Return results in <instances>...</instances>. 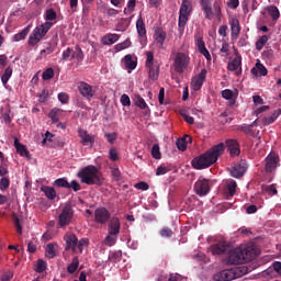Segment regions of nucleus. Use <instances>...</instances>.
Returning a JSON list of instances; mask_svg holds the SVG:
<instances>
[{
    "label": "nucleus",
    "instance_id": "nucleus-15",
    "mask_svg": "<svg viewBox=\"0 0 281 281\" xmlns=\"http://www.w3.org/2000/svg\"><path fill=\"white\" fill-rule=\"evenodd\" d=\"M248 169V165L245 160H241L240 162L236 164L232 170H231V175L234 178H240L245 175V172Z\"/></svg>",
    "mask_w": 281,
    "mask_h": 281
},
{
    "label": "nucleus",
    "instance_id": "nucleus-21",
    "mask_svg": "<svg viewBox=\"0 0 281 281\" xmlns=\"http://www.w3.org/2000/svg\"><path fill=\"white\" fill-rule=\"evenodd\" d=\"M232 38L237 40L240 34V24L237 18H233L231 21Z\"/></svg>",
    "mask_w": 281,
    "mask_h": 281
},
{
    "label": "nucleus",
    "instance_id": "nucleus-27",
    "mask_svg": "<svg viewBox=\"0 0 281 281\" xmlns=\"http://www.w3.org/2000/svg\"><path fill=\"white\" fill-rule=\"evenodd\" d=\"M124 66L126 69L135 70L137 67V61L133 59L131 54L124 56Z\"/></svg>",
    "mask_w": 281,
    "mask_h": 281
},
{
    "label": "nucleus",
    "instance_id": "nucleus-59",
    "mask_svg": "<svg viewBox=\"0 0 281 281\" xmlns=\"http://www.w3.org/2000/svg\"><path fill=\"white\" fill-rule=\"evenodd\" d=\"M58 100L61 102V104H68L69 94H67V92H59Z\"/></svg>",
    "mask_w": 281,
    "mask_h": 281
},
{
    "label": "nucleus",
    "instance_id": "nucleus-39",
    "mask_svg": "<svg viewBox=\"0 0 281 281\" xmlns=\"http://www.w3.org/2000/svg\"><path fill=\"white\" fill-rule=\"evenodd\" d=\"M85 58L83 50L80 46H76V50L71 54V59H77L78 61H82Z\"/></svg>",
    "mask_w": 281,
    "mask_h": 281
},
{
    "label": "nucleus",
    "instance_id": "nucleus-5",
    "mask_svg": "<svg viewBox=\"0 0 281 281\" xmlns=\"http://www.w3.org/2000/svg\"><path fill=\"white\" fill-rule=\"evenodd\" d=\"M145 67L148 70V79L153 82L158 81L161 64L159 60H155V55L153 52H146Z\"/></svg>",
    "mask_w": 281,
    "mask_h": 281
},
{
    "label": "nucleus",
    "instance_id": "nucleus-29",
    "mask_svg": "<svg viewBox=\"0 0 281 281\" xmlns=\"http://www.w3.org/2000/svg\"><path fill=\"white\" fill-rule=\"evenodd\" d=\"M120 40V36L117 34H108L105 36H103V45H108V46H111V45H114L116 42H119Z\"/></svg>",
    "mask_w": 281,
    "mask_h": 281
},
{
    "label": "nucleus",
    "instance_id": "nucleus-40",
    "mask_svg": "<svg viewBox=\"0 0 281 281\" xmlns=\"http://www.w3.org/2000/svg\"><path fill=\"white\" fill-rule=\"evenodd\" d=\"M78 267H79V259L78 257H74L71 263L68 265L67 271L70 274H74L77 271Z\"/></svg>",
    "mask_w": 281,
    "mask_h": 281
},
{
    "label": "nucleus",
    "instance_id": "nucleus-60",
    "mask_svg": "<svg viewBox=\"0 0 281 281\" xmlns=\"http://www.w3.org/2000/svg\"><path fill=\"white\" fill-rule=\"evenodd\" d=\"M112 178L114 181H121V171L117 167H112Z\"/></svg>",
    "mask_w": 281,
    "mask_h": 281
},
{
    "label": "nucleus",
    "instance_id": "nucleus-36",
    "mask_svg": "<svg viewBox=\"0 0 281 281\" xmlns=\"http://www.w3.org/2000/svg\"><path fill=\"white\" fill-rule=\"evenodd\" d=\"M131 46H132L131 40L126 38L122 43H119V44L114 45V49H115V52H122L124 49L130 48Z\"/></svg>",
    "mask_w": 281,
    "mask_h": 281
},
{
    "label": "nucleus",
    "instance_id": "nucleus-10",
    "mask_svg": "<svg viewBox=\"0 0 281 281\" xmlns=\"http://www.w3.org/2000/svg\"><path fill=\"white\" fill-rule=\"evenodd\" d=\"M94 221L99 225H106L111 221V212L106 207H97L94 211Z\"/></svg>",
    "mask_w": 281,
    "mask_h": 281
},
{
    "label": "nucleus",
    "instance_id": "nucleus-2",
    "mask_svg": "<svg viewBox=\"0 0 281 281\" xmlns=\"http://www.w3.org/2000/svg\"><path fill=\"white\" fill-rule=\"evenodd\" d=\"M56 19H57V13L54 11V9H48L45 13V20L47 22L42 23L41 25L36 26L33 30L32 34L29 37V45L30 46L37 45L54 25L53 22H48V21H56Z\"/></svg>",
    "mask_w": 281,
    "mask_h": 281
},
{
    "label": "nucleus",
    "instance_id": "nucleus-49",
    "mask_svg": "<svg viewBox=\"0 0 281 281\" xmlns=\"http://www.w3.org/2000/svg\"><path fill=\"white\" fill-rule=\"evenodd\" d=\"M10 186H11V181H10L9 178L2 177V178L0 179V190H1L2 192H4V190H9Z\"/></svg>",
    "mask_w": 281,
    "mask_h": 281
},
{
    "label": "nucleus",
    "instance_id": "nucleus-24",
    "mask_svg": "<svg viewBox=\"0 0 281 281\" xmlns=\"http://www.w3.org/2000/svg\"><path fill=\"white\" fill-rule=\"evenodd\" d=\"M237 183L235 180H228L226 182L225 194L227 198H233L236 194Z\"/></svg>",
    "mask_w": 281,
    "mask_h": 281
},
{
    "label": "nucleus",
    "instance_id": "nucleus-17",
    "mask_svg": "<svg viewBox=\"0 0 281 281\" xmlns=\"http://www.w3.org/2000/svg\"><path fill=\"white\" fill-rule=\"evenodd\" d=\"M78 134L81 138V144L83 146H88V145L92 146L94 144L95 137L93 135H90L87 131L79 130Z\"/></svg>",
    "mask_w": 281,
    "mask_h": 281
},
{
    "label": "nucleus",
    "instance_id": "nucleus-18",
    "mask_svg": "<svg viewBox=\"0 0 281 281\" xmlns=\"http://www.w3.org/2000/svg\"><path fill=\"white\" fill-rule=\"evenodd\" d=\"M231 246L226 244L225 241H221L216 245L212 246V254L213 255H224L229 252Z\"/></svg>",
    "mask_w": 281,
    "mask_h": 281
},
{
    "label": "nucleus",
    "instance_id": "nucleus-37",
    "mask_svg": "<svg viewBox=\"0 0 281 281\" xmlns=\"http://www.w3.org/2000/svg\"><path fill=\"white\" fill-rule=\"evenodd\" d=\"M135 105L137 106V108H139V109H142V110H145L146 109V111L148 112V113H150V110H149V108H148V105H147V103H146V101H145V99L143 98V97H136V99H135Z\"/></svg>",
    "mask_w": 281,
    "mask_h": 281
},
{
    "label": "nucleus",
    "instance_id": "nucleus-46",
    "mask_svg": "<svg viewBox=\"0 0 281 281\" xmlns=\"http://www.w3.org/2000/svg\"><path fill=\"white\" fill-rule=\"evenodd\" d=\"M160 146L158 144H154L151 147V157L155 159H161Z\"/></svg>",
    "mask_w": 281,
    "mask_h": 281
},
{
    "label": "nucleus",
    "instance_id": "nucleus-51",
    "mask_svg": "<svg viewBox=\"0 0 281 281\" xmlns=\"http://www.w3.org/2000/svg\"><path fill=\"white\" fill-rule=\"evenodd\" d=\"M54 186H57V188H69V182L66 178H59L55 180Z\"/></svg>",
    "mask_w": 281,
    "mask_h": 281
},
{
    "label": "nucleus",
    "instance_id": "nucleus-54",
    "mask_svg": "<svg viewBox=\"0 0 281 281\" xmlns=\"http://www.w3.org/2000/svg\"><path fill=\"white\" fill-rule=\"evenodd\" d=\"M136 7V0H128L126 8L124 9V14L134 12Z\"/></svg>",
    "mask_w": 281,
    "mask_h": 281
},
{
    "label": "nucleus",
    "instance_id": "nucleus-4",
    "mask_svg": "<svg viewBox=\"0 0 281 281\" xmlns=\"http://www.w3.org/2000/svg\"><path fill=\"white\" fill-rule=\"evenodd\" d=\"M81 182L86 186H102L104 178L102 172L95 166H87L78 173Z\"/></svg>",
    "mask_w": 281,
    "mask_h": 281
},
{
    "label": "nucleus",
    "instance_id": "nucleus-44",
    "mask_svg": "<svg viewBox=\"0 0 281 281\" xmlns=\"http://www.w3.org/2000/svg\"><path fill=\"white\" fill-rule=\"evenodd\" d=\"M12 221L15 226L16 233L19 235H23V226H21V221L19 220V216L16 214H13Z\"/></svg>",
    "mask_w": 281,
    "mask_h": 281
},
{
    "label": "nucleus",
    "instance_id": "nucleus-25",
    "mask_svg": "<svg viewBox=\"0 0 281 281\" xmlns=\"http://www.w3.org/2000/svg\"><path fill=\"white\" fill-rule=\"evenodd\" d=\"M196 46L199 48L200 54L203 55L207 61H211L212 58L210 52L206 49L205 43L203 42L202 38H198Z\"/></svg>",
    "mask_w": 281,
    "mask_h": 281
},
{
    "label": "nucleus",
    "instance_id": "nucleus-41",
    "mask_svg": "<svg viewBox=\"0 0 281 281\" xmlns=\"http://www.w3.org/2000/svg\"><path fill=\"white\" fill-rule=\"evenodd\" d=\"M45 255L48 259H53L56 257V251L53 243L47 244Z\"/></svg>",
    "mask_w": 281,
    "mask_h": 281
},
{
    "label": "nucleus",
    "instance_id": "nucleus-32",
    "mask_svg": "<svg viewBox=\"0 0 281 281\" xmlns=\"http://www.w3.org/2000/svg\"><path fill=\"white\" fill-rule=\"evenodd\" d=\"M29 34H30V26H26L24 30H22L20 33L13 36V42L19 43L21 41H25Z\"/></svg>",
    "mask_w": 281,
    "mask_h": 281
},
{
    "label": "nucleus",
    "instance_id": "nucleus-55",
    "mask_svg": "<svg viewBox=\"0 0 281 281\" xmlns=\"http://www.w3.org/2000/svg\"><path fill=\"white\" fill-rule=\"evenodd\" d=\"M202 11L205 14V19H207L209 21H212V19H214V11L212 10L211 5L202 9Z\"/></svg>",
    "mask_w": 281,
    "mask_h": 281
},
{
    "label": "nucleus",
    "instance_id": "nucleus-50",
    "mask_svg": "<svg viewBox=\"0 0 281 281\" xmlns=\"http://www.w3.org/2000/svg\"><path fill=\"white\" fill-rule=\"evenodd\" d=\"M54 76H55V72L52 67L44 70V72L42 75L44 81H48V80L53 79Z\"/></svg>",
    "mask_w": 281,
    "mask_h": 281
},
{
    "label": "nucleus",
    "instance_id": "nucleus-13",
    "mask_svg": "<svg viewBox=\"0 0 281 281\" xmlns=\"http://www.w3.org/2000/svg\"><path fill=\"white\" fill-rule=\"evenodd\" d=\"M78 89L83 98L87 100H92V98L95 95V89L93 86L89 85L86 81H80L78 83Z\"/></svg>",
    "mask_w": 281,
    "mask_h": 281
},
{
    "label": "nucleus",
    "instance_id": "nucleus-62",
    "mask_svg": "<svg viewBox=\"0 0 281 281\" xmlns=\"http://www.w3.org/2000/svg\"><path fill=\"white\" fill-rule=\"evenodd\" d=\"M170 171V168L168 167H165V166H159L157 169H156V176H164L166 175L167 172Z\"/></svg>",
    "mask_w": 281,
    "mask_h": 281
},
{
    "label": "nucleus",
    "instance_id": "nucleus-14",
    "mask_svg": "<svg viewBox=\"0 0 281 281\" xmlns=\"http://www.w3.org/2000/svg\"><path fill=\"white\" fill-rule=\"evenodd\" d=\"M207 70L203 68L199 75L192 78L191 88L194 91H199L206 79Z\"/></svg>",
    "mask_w": 281,
    "mask_h": 281
},
{
    "label": "nucleus",
    "instance_id": "nucleus-22",
    "mask_svg": "<svg viewBox=\"0 0 281 281\" xmlns=\"http://www.w3.org/2000/svg\"><path fill=\"white\" fill-rule=\"evenodd\" d=\"M278 167V158L269 155L266 157V172H272Z\"/></svg>",
    "mask_w": 281,
    "mask_h": 281
},
{
    "label": "nucleus",
    "instance_id": "nucleus-7",
    "mask_svg": "<svg viewBox=\"0 0 281 281\" xmlns=\"http://www.w3.org/2000/svg\"><path fill=\"white\" fill-rule=\"evenodd\" d=\"M74 214H75V211L72 209V205L70 203H67L58 216V226L60 228H64L70 225L71 220L74 218Z\"/></svg>",
    "mask_w": 281,
    "mask_h": 281
},
{
    "label": "nucleus",
    "instance_id": "nucleus-35",
    "mask_svg": "<svg viewBox=\"0 0 281 281\" xmlns=\"http://www.w3.org/2000/svg\"><path fill=\"white\" fill-rule=\"evenodd\" d=\"M117 235L108 233V236H105V239H103V243H105V246L113 247L116 244Z\"/></svg>",
    "mask_w": 281,
    "mask_h": 281
},
{
    "label": "nucleus",
    "instance_id": "nucleus-53",
    "mask_svg": "<svg viewBox=\"0 0 281 281\" xmlns=\"http://www.w3.org/2000/svg\"><path fill=\"white\" fill-rule=\"evenodd\" d=\"M11 113H12L11 110H7L5 112L2 113L1 120H2L5 124H11V123H12Z\"/></svg>",
    "mask_w": 281,
    "mask_h": 281
},
{
    "label": "nucleus",
    "instance_id": "nucleus-42",
    "mask_svg": "<svg viewBox=\"0 0 281 281\" xmlns=\"http://www.w3.org/2000/svg\"><path fill=\"white\" fill-rule=\"evenodd\" d=\"M109 259L111 262L116 263L122 259V250H114L110 252Z\"/></svg>",
    "mask_w": 281,
    "mask_h": 281
},
{
    "label": "nucleus",
    "instance_id": "nucleus-11",
    "mask_svg": "<svg viewBox=\"0 0 281 281\" xmlns=\"http://www.w3.org/2000/svg\"><path fill=\"white\" fill-rule=\"evenodd\" d=\"M136 31L139 37L140 45L145 47L147 45V30L142 15H139L136 20Z\"/></svg>",
    "mask_w": 281,
    "mask_h": 281
},
{
    "label": "nucleus",
    "instance_id": "nucleus-61",
    "mask_svg": "<svg viewBox=\"0 0 281 281\" xmlns=\"http://www.w3.org/2000/svg\"><path fill=\"white\" fill-rule=\"evenodd\" d=\"M68 190H74L75 192H79L81 190V186L78 181L72 180L71 183H69V187H67Z\"/></svg>",
    "mask_w": 281,
    "mask_h": 281
},
{
    "label": "nucleus",
    "instance_id": "nucleus-33",
    "mask_svg": "<svg viewBox=\"0 0 281 281\" xmlns=\"http://www.w3.org/2000/svg\"><path fill=\"white\" fill-rule=\"evenodd\" d=\"M280 114H281V110L274 111V113H272L271 116H268L262 120L263 125L265 126L271 125L272 123L276 122V120L279 117Z\"/></svg>",
    "mask_w": 281,
    "mask_h": 281
},
{
    "label": "nucleus",
    "instance_id": "nucleus-56",
    "mask_svg": "<svg viewBox=\"0 0 281 281\" xmlns=\"http://www.w3.org/2000/svg\"><path fill=\"white\" fill-rule=\"evenodd\" d=\"M239 130L245 132L246 134L252 136V137L256 136V134H255V132L252 130V126H250V125H241V126H239Z\"/></svg>",
    "mask_w": 281,
    "mask_h": 281
},
{
    "label": "nucleus",
    "instance_id": "nucleus-64",
    "mask_svg": "<svg viewBox=\"0 0 281 281\" xmlns=\"http://www.w3.org/2000/svg\"><path fill=\"white\" fill-rule=\"evenodd\" d=\"M105 138H108V143L114 144V142L117 139L116 133H105Z\"/></svg>",
    "mask_w": 281,
    "mask_h": 281
},
{
    "label": "nucleus",
    "instance_id": "nucleus-43",
    "mask_svg": "<svg viewBox=\"0 0 281 281\" xmlns=\"http://www.w3.org/2000/svg\"><path fill=\"white\" fill-rule=\"evenodd\" d=\"M270 37L268 35L261 36L258 42L256 43L257 50H262V48L266 46Z\"/></svg>",
    "mask_w": 281,
    "mask_h": 281
},
{
    "label": "nucleus",
    "instance_id": "nucleus-52",
    "mask_svg": "<svg viewBox=\"0 0 281 281\" xmlns=\"http://www.w3.org/2000/svg\"><path fill=\"white\" fill-rule=\"evenodd\" d=\"M160 236L162 238H170L173 236V231L169 227H164L160 229Z\"/></svg>",
    "mask_w": 281,
    "mask_h": 281
},
{
    "label": "nucleus",
    "instance_id": "nucleus-47",
    "mask_svg": "<svg viewBox=\"0 0 281 281\" xmlns=\"http://www.w3.org/2000/svg\"><path fill=\"white\" fill-rule=\"evenodd\" d=\"M46 268H47L46 261H44L43 259H38L37 263L35 266V271L37 273H42V272H44L46 270Z\"/></svg>",
    "mask_w": 281,
    "mask_h": 281
},
{
    "label": "nucleus",
    "instance_id": "nucleus-28",
    "mask_svg": "<svg viewBox=\"0 0 281 281\" xmlns=\"http://www.w3.org/2000/svg\"><path fill=\"white\" fill-rule=\"evenodd\" d=\"M14 147L20 156L30 157V151H27V148L23 144H20L18 138L14 139Z\"/></svg>",
    "mask_w": 281,
    "mask_h": 281
},
{
    "label": "nucleus",
    "instance_id": "nucleus-6",
    "mask_svg": "<svg viewBox=\"0 0 281 281\" xmlns=\"http://www.w3.org/2000/svg\"><path fill=\"white\" fill-rule=\"evenodd\" d=\"M190 14H192V1L182 0L178 20V27L180 33L186 31V25H188V21H190Z\"/></svg>",
    "mask_w": 281,
    "mask_h": 281
},
{
    "label": "nucleus",
    "instance_id": "nucleus-31",
    "mask_svg": "<svg viewBox=\"0 0 281 281\" xmlns=\"http://www.w3.org/2000/svg\"><path fill=\"white\" fill-rule=\"evenodd\" d=\"M41 190H42V192H44L45 196L48 200L53 201L56 199L57 193L53 187H42Z\"/></svg>",
    "mask_w": 281,
    "mask_h": 281
},
{
    "label": "nucleus",
    "instance_id": "nucleus-58",
    "mask_svg": "<svg viewBox=\"0 0 281 281\" xmlns=\"http://www.w3.org/2000/svg\"><path fill=\"white\" fill-rule=\"evenodd\" d=\"M222 97H223L225 100H233L234 92H233V90H231V89H224V90H222Z\"/></svg>",
    "mask_w": 281,
    "mask_h": 281
},
{
    "label": "nucleus",
    "instance_id": "nucleus-38",
    "mask_svg": "<svg viewBox=\"0 0 281 281\" xmlns=\"http://www.w3.org/2000/svg\"><path fill=\"white\" fill-rule=\"evenodd\" d=\"M268 14H270L273 21H278V19H280V11L276 5L268 7Z\"/></svg>",
    "mask_w": 281,
    "mask_h": 281
},
{
    "label": "nucleus",
    "instance_id": "nucleus-3",
    "mask_svg": "<svg viewBox=\"0 0 281 281\" xmlns=\"http://www.w3.org/2000/svg\"><path fill=\"white\" fill-rule=\"evenodd\" d=\"M256 258V251L252 247L234 248L228 251L227 265H241Z\"/></svg>",
    "mask_w": 281,
    "mask_h": 281
},
{
    "label": "nucleus",
    "instance_id": "nucleus-16",
    "mask_svg": "<svg viewBox=\"0 0 281 281\" xmlns=\"http://www.w3.org/2000/svg\"><path fill=\"white\" fill-rule=\"evenodd\" d=\"M121 232V221L119 217L113 216L110 218V223H108V233L110 235H116L119 236Z\"/></svg>",
    "mask_w": 281,
    "mask_h": 281
},
{
    "label": "nucleus",
    "instance_id": "nucleus-45",
    "mask_svg": "<svg viewBox=\"0 0 281 281\" xmlns=\"http://www.w3.org/2000/svg\"><path fill=\"white\" fill-rule=\"evenodd\" d=\"M241 65L240 59L234 58L231 63H228L227 69L229 71H236Z\"/></svg>",
    "mask_w": 281,
    "mask_h": 281
},
{
    "label": "nucleus",
    "instance_id": "nucleus-57",
    "mask_svg": "<svg viewBox=\"0 0 281 281\" xmlns=\"http://www.w3.org/2000/svg\"><path fill=\"white\" fill-rule=\"evenodd\" d=\"M48 98H49V92L47 89L42 90L41 94H38V101L41 103L46 102L48 100Z\"/></svg>",
    "mask_w": 281,
    "mask_h": 281
},
{
    "label": "nucleus",
    "instance_id": "nucleus-19",
    "mask_svg": "<svg viewBox=\"0 0 281 281\" xmlns=\"http://www.w3.org/2000/svg\"><path fill=\"white\" fill-rule=\"evenodd\" d=\"M77 243L78 238L76 234H69L66 236V251L74 250V252H77Z\"/></svg>",
    "mask_w": 281,
    "mask_h": 281
},
{
    "label": "nucleus",
    "instance_id": "nucleus-26",
    "mask_svg": "<svg viewBox=\"0 0 281 281\" xmlns=\"http://www.w3.org/2000/svg\"><path fill=\"white\" fill-rule=\"evenodd\" d=\"M188 142L192 143V137H190L188 135L178 139L176 143L177 148L181 151H186V149H188Z\"/></svg>",
    "mask_w": 281,
    "mask_h": 281
},
{
    "label": "nucleus",
    "instance_id": "nucleus-30",
    "mask_svg": "<svg viewBox=\"0 0 281 281\" xmlns=\"http://www.w3.org/2000/svg\"><path fill=\"white\" fill-rule=\"evenodd\" d=\"M13 76V68L11 66L4 69L3 75L1 76V82L3 86H7L11 77Z\"/></svg>",
    "mask_w": 281,
    "mask_h": 281
},
{
    "label": "nucleus",
    "instance_id": "nucleus-23",
    "mask_svg": "<svg viewBox=\"0 0 281 281\" xmlns=\"http://www.w3.org/2000/svg\"><path fill=\"white\" fill-rule=\"evenodd\" d=\"M251 74L255 76V77H258L259 74L261 77H266L268 75V69L266 68V66L263 64H261L260 61H258L256 64V67H254L251 69Z\"/></svg>",
    "mask_w": 281,
    "mask_h": 281
},
{
    "label": "nucleus",
    "instance_id": "nucleus-12",
    "mask_svg": "<svg viewBox=\"0 0 281 281\" xmlns=\"http://www.w3.org/2000/svg\"><path fill=\"white\" fill-rule=\"evenodd\" d=\"M211 190L210 183L207 179L200 178L195 183H194V192L199 196H206Z\"/></svg>",
    "mask_w": 281,
    "mask_h": 281
},
{
    "label": "nucleus",
    "instance_id": "nucleus-9",
    "mask_svg": "<svg viewBox=\"0 0 281 281\" xmlns=\"http://www.w3.org/2000/svg\"><path fill=\"white\" fill-rule=\"evenodd\" d=\"M247 271V268H245L244 266L241 268H238L237 270H221L220 272H216V274H214L213 279L214 281H233L237 278L236 273L237 271Z\"/></svg>",
    "mask_w": 281,
    "mask_h": 281
},
{
    "label": "nucleus",
    "instance_id": "nucleus-20",
    "mask_svg": "<svg viewBox=\"0 0 281 281\" xmlns=\"http://www.w3.org/2000/svg\"><path fill=\"white\" fill-rule=\"evenodd\" d=\"M154 40L160 46H164L167 40V32L162 27H157L154 33Z\"/></svg>",
    "mask_w": 281,
    "mask_h": 281
},
{
    "label": "nucleus",
    "instance_id": "nucleus-48",
    "mask_svg": "<svg viewBox=\"0 0 281 281\" xmlns=\"http://www.w3.org/2000/svg\"><path fill=\"white\" fill-rule=\"evenodd\" d=\"M213 9H214V16L217 18L218 21H221L222 19V9H221V2L220 1H215L213 4Z\"/></svg>",
    "mask_w": 281,
    "mask_h": 281
},
{
    "label": "nucleus",
    "instance_id": "nucleus-63",
    "mask_svg": "<svg viewBox=\"0 0 281 281\" xmlns=\"http://www.w3.org/2000/svg\"><path fill=\"white\" fill-rule=\"evenodd\" d=\"M120 159L119 153L115 148L110 149V160L117 161Z\"/></svg>",
    "mask_w": 281,
    "mask_h": 281
},
{
    "label": "nucleus",
    "instance_id": "nucleus-34",
    "mask_svg": "<svg viewBox=\"0 0 281 281\" xmlns=\"http://www.w3.org/2000/svg\"><path fill=\"white\" fill-rule=\"evenodd\" d=\"M63 111L60 108H53V110L49 112L48 117L52 120L53 124H56L59 121V114Z\"/></svg>",
    "mask_w": 281,
    "mask_h": 281
},
{
    "label": "nucleus",
    "instance_id": "nucleus-8",
    "mask_svg": "<svg viewBox=\"0 0 281 281\" xmlns=\"http://www.w3.org/2000/svg\"><path fill=\"white\" fill-rule=\"evenodd\" d=\"M190 65V56L186 53H177L173 61V68L177 74H183Z\"/></svg>",
    "mask_w": 281,
    "mask_h": 281
},
{
    "label": "nucleus",
    "instance_id": "nucleus-1",
    "mask_svg": "<svg viewBox=\"0 0 281 281\" xmlns=\"http://www.w3.org/2000/svg\"><path fill=\"white\" fill-rule=\"evenodd\" d=\"M224 151H225L224 143L214 145L204 154L200 155L199 157H195L192 160V166L198 170L209 168L217 161L218 157H221L224 154Z\"/></svg>",
    "mask_w": 281,
    "mask_h": 281
}]
</instances>
